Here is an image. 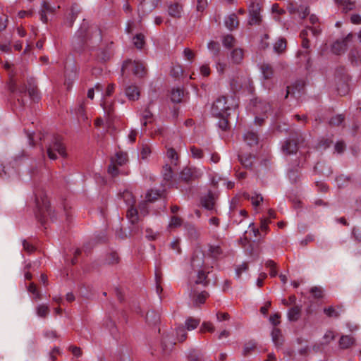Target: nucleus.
<instances>
[{
	"label": "nucleus",
	"instance_id": "obj_12",
	"mask_svg": "<svg viewBox=\"0 0 361 361\" xmlns=\"http://www.w3.org/2000/svg\"><path fill=\"white\" fill-rule=\"evenodd\" d=\"M244 51L241 48H235L230 52V60L233 64L239 65L243 62Z\"/></svg>",
	"mask_w": 361,
	"mask_h": 361
},
{
	"label": "nucleus",
	"instance_id": "obj_58",
	"mask_svg": "<svg viewBox=\"0 0 361 361\" xmlns=\"http://www.w3.org/2000/svg\"><path fill=\"white\" fill-rule=\"evenodd\" d=\"M182 224V219L178 216H173L169 223L170 228H176L180 226Z\"/></svg>",
	"mask_w": 361,
	"mask_h": 361
},
{
	"label": "nucleus",
	"instance_id": "obj_15",
	"mask_svg": "<svg viewBox=\"0 0 361 361\" xmlns=\"http://www.w3.org/2000/svg\"><path fill=\"white\" fill-rule=\"evenodd\" d=\"M282 150L286 154H292L298 151V143L295 140H288L282 146Z\"/></svg>",
	"mask_w": 361,
	"mask_h": 361
},
{
	"label": "nucleus",
	"instance_id": "obj_39",
	"mask_svg": "<svg viewBox=\"0 0 361 361\" xmlns=\"http://www.w3.org/2000/svg\"><path fill=\"white\" fill-rule=\"evenodd\" d=\"M235 39L231 35H227L223 37L222 43L224 47L230 49L235 46Z\"/></svg>",
	"mask_w": 361,
	"mask_h": 361
},
{
	"label": "nucleus",
	"instance_id": "obj_26",
	"mask_svg": "<svg viewBox=\"0 0 361 361\" xmlns=\"http://www.w3.org/2000/svg\"><path fill=\"white\" fill-rule=\"evenodd\" d=\"M223 254L222 249L219 245H209L208 256L213 258L217 259L220 255Z\"/></svg>",
	"mask_w": 361,
	"mask_h": 361
},
{
	"label": "nucleus",
	"instance_id": "obj_24",
	"mask_svg": "<svg viewBox=\"0 0 361 361\" xmlns=\"http://www.w3.org/2000/svg\"><path fill=\"white\" fill-rule=\"evenodd\" d=\"M133 206H130L127 210L126 217L129 220V221L135 224L139 220L138 212L137 210Z\"/></svg>",
	"mask_w": 361,
	"mask_h": 361
},
{
	"label": "nucleus",
	"instance_id": "obj_7",
	"mask_svg": "<svg viewBox=\"0 0 361 361\" xmlns=\"http://www.w3.org/2000/svg\"><path fill=\"white\" fill-rule=\"evenodd\" d=\"M205 255L201 250H196L191 257V267L194 271L200 269H209L212 267L204 261Z\"/></svg>",
	"mask_w": 361,
	"mask_h": 361
},
{
	"label": "nucleus",
	"instance_id": "obj_35",
	"mask_svg": "<svg viewBox=\"0 0 361 361\" xmlns=\"http://www.w3.org/2000/svg\"><path fill=\"white\" fill-rule=\"evenodd\" d=\"M49 307L47 305L40 304L36 307V313L41 318H46L49 313Z\"/></svg>",
	"mask_w": 361,
	"mask_h": 361
},
{
	"label": "nucleus",
	"instance_id": "obj_19",
	"mask_svg": "<svg viewBox=\"0 0 361 361\" xmlns=\"http://www.w3.org/2000/svg\"><path fill=\"white\" fill-rule=\"evenodd\" d=\"M197 272V279L195 280L196 284H202L207 286L209 284V281L207 280V274L209 272V269L195 270Z\"/></svg>",
	"mask_w": 361,
	"mask_h": 361
},
{
	"label": "nucleus",
	"instance_id": "obj_63",
	"mask_svg": "<svg viewBox=\"0 0 361 361\" xmlns=\"http://www.w3.org/2000/svg\"><path fill=\"white\" fill-rule=\"evenodd\" d=\"M23 249L28 253H32L35 250V247H34V245L30 244L26 240H23Z\"/></svg>",
	"mask_w": 361,
	"mask_h": 361
},
{
	"label": "nucleus",
	"instance_id": "obj_49",
	"mask_svg": "<svg viewBox=\"0 0 361 361\" xmlns=\"http://www.w3.org/2000/svg\"><path fill=\"white\" fill-rule=\"evenodd\" d=\"M266 267L270 269L269 275L271 277H275L277 275L276 264L273 260H268L266 262Z\"/></svg>",
	"mask_w": 361,
	"mask_h": 361
},
{
	"label": "nucleus",
	"instance_id": "obj_47",
	"mask_svg": "<svg viewBox=\"0 0 361 361\" xmlns=\"http://www.w3.org/2000/svg\"><path fill=\"white\" fill-rule=\"evenodd\" d=\"M338 188H342L345 185L350 181V177L345 175H340L336 178Z\"/></svg>",
	"mask_w": 361,
	"mask_h": 361
},
{
	"label": "nucleus",
	"instance_id": "obj_21",
	"mask_svg": "<svg viewBox=\"0 0 361 361\" xmlns=\"http://www.w3.org/2000/svg\"><path fill=\"white\" fill-rule=\"evenodd\" d=\"M263 78L264 80L271 79L274 75L273 67L269 63H262L260 67Z\"/></svg>",
	"mask_w": 361,
	"mask_h": 361
},
{
	"label": "nucleus",
	"instance_id": "obj_33",
	"mask_svg": "<svg viewBox=\"0 0 361 361\" xmlns=\"http://www.w3.org/2000/svg\"><path fill=\"white\" fill-rule=\"evenodd\" d=\"M239 161L245 168H251L253 163V159L255 157L251 154H247L245 156L238 155Z\"/></svg>",
	"mask_w": 361,
	"mask_h": 361
},
{
	"label": "nucleus",
	"instance_id": "obj_6",
	"mask_svg": "<svg viewBox=\"0 0 361 361\" xmlns=\"http://www.w3.org/2000/svg\"><path fill=\"white\" fill-rule=\"evenodd\" d=\"M58 152L62 157H66V152L63 145L61 142V137L54 136L51 142L47 147V155L50 159L54 160L57 158L56 152Z\"/></svg>",
	"mask_w": 361,
	"mask_h": 361
},
{
	"label": "nucleus",
	"instance_id": "obj_40",
	"mask_svg": "<svg viewBox=\"0 0 361 361\" xmlns=\"http://www.w3.org/2000/svg\"><path fill=\"white\" fill-rule=\"evenodd\" d=\"M121 197L129 207L134 205L135 200L131 192L126 190L121 195Z\"/></svg>",
	"mask_w": 361,
	"mask_h": 361
},
{
	"label": "nucleus",
	"instance_id": "obj_2",
	"mask_svg": "<svg viewBox=\"0 0 361 361\" xmlns=\"http://www.w3.org/2000/svg\"><path fill=\"white\" fill-rule=\"evenodd\" d=\"M35 203L37 211L36 212L37 219L42 224H45L47 219L49 218L51 221L57 219L55 215V211L52 210L49 205V202L42 192H35Z\"/></svg>",
	"mask_w": 361,
	"mask_h": 361
},
{
	"label": "nucleus",
	"instance_id": "obj_22",
	"mask_svg": "<svg viewBox=\"0 0 361 361\" xmlns=\"http://www.w3.org/2000/svg\"><path fill=\"white\" fill-rule=\"evenodd\" d=\"M355 338L350 336H342L339 340V347L341 349H347L355 343Z\"/></svg>",
	"mask_w": 361,
	"mask_h": 361
},
{
	"label": "nucleus",
	"instance_id": "obj_61",
	"mask_svg": "<svg viewBox=\"0 0 361 361\" xmlns=\"http://www.w3.org/2000/svg\"><path fill=\"white\" fill-rule=\"evenodd\" d=\"M297 13H298L299 16L303 19L309 14V9L307 7L300 6L297 9Z\"/></svg>",
	"mask_w": 361,
	"mask_h": 361
},
{
	"label": "nucleus",
	"instance_id": "obj_64",
	"mask_svg": "<svg viewBox=\"0 0 361 361\" xmlns=\"http://www.w3.org/2000/svg\"><path fill=\"white\" fill-rule=\"evenodd\" d=\"M280 318L281 314L277 312L270 317L269 321L274 326H277L281 322Z\"/></svg>",
	"mask_w": 361,
	"mask_h": 361
},
{
	"label": "nucleus",
	"instance_id": "obj_31",
	"mask_svg": "<svg viewBox=\"0 0 361 361\" xmlns=\"http://www.w3.org/2000/svg\"><path fill=\"white\" fill-rule=\"evenodd\" d=\"M287 46V42L286 39L280 38L277 42L274 44V50L276 53L280 54L285 51Z\"/></svg>",
	"mask_w": 361,
	"mask_h": 361
},
{
	"label": "nucleus",
	"instance_id": "obj_29",
	"mask_svg": "<svg viewBox=\"0 0 361 361\" xmlns=\"http://www.w3.org/2000/svg\"><path fill=\"white\" fill-rule=\"evenodd\" d=\"M225 25L226 27L231 30L236 28L239 25V22L236 15L233 13L228 16V18L225 20Z\"/></svg>",
	"mask_w": 361,
	"mask_h": 361
},
{
	"label": "nucleus",
	"instance_id": "obj_11",
	"mask_svg": "<svg viewBox=\"0 0 361 361\" xmlns=\"http://www.w3.org/2000/svg\"><path fill=\"white\" fill-rule=\"evenodd\" d=\"M60 8L59 6H51L49 2L47 1H43L42 4V7L39 11L40 19L41 20L47 23L48 22V16H54L56 13V10Z\"/></svg>",
	"mask_w": 361,
	"mask_h": 361
},
{
	"label": "nucleus",
	"instance_id": "obj_48",
	"mask_svg": "<svg viewBox=\"0 0 361 361\" xmlns=\"http://www.w3.org/2000/svg\"><path fill=\"white\" fill-rule=\"evenodd\" d=\"M159 197H160L159 191L152 190L148 191L146 195V202H152L158 199Z\"/></svg>",
	"mask_w": 361,
	"mask_h": 361
},
{
	"label": "nucleus",
	"instance_id": "obj_5",
	"mask_svg": "<svg viewBox=\"0 0 361 361\" xmlns=\"http://www.w3.org/2000/svg\"><path fill=\"white\" fill-rule=\"evenodd\" d=\"M250 25H260L262 22L261 16V5L257 0H252L248 6Z\"/></svg>",
	"mask_w": 361,
	"mask_h": 361
},
{
	"label": "nucleus",
	"instance_id": "obj_51",
	"mask_svg": "<svg viewBox=\"0 0 361 361\" xmlns=\"http://www.w3.org/2000/svg\"><path fill=\"white\" fill-rule=\"evenodd\" d=\"M190 152L192 157L195 159H201L203 157L204 153L200 148L196 147L195 146H191Z\"/></svg>",
	"mask_w": 361,
	"mask_h": 361
},
{
	"label": "nucleus",
	"instance_id": "obj_4",
	"mask_svg": "<svg viewBox=\"0 0 361 361\" xmlns=\"http://www.w3.org/2000/svg\"><path fill=\"white\" fill-rule=\"evenodd\" d=\"M203 172L195 166H186L180 171L179 179L186 183H191L199 180L202 176Z\"/></svg>",
	"mask_w": 361,
	"mask_h": 361
},
{
	"label": "nucleus",
	"instance_id": "obj_28",
	"mask_svg": "<svg viewBox=\"0 0 361 361\" xmlns=\"http://www.w3.org/2000/svg\"><path fill=\"white\" fill-rule=\"evenodd\" d=\"M341 312L342 307L341 306H338L336 308L333 306H330L324 309V312L329 317L338 318L340 316Z\"/></svg>",
	"mask_w": 361,
	"mask_h": 361
},
{
	"label": "nucleus",
	"instance_id": "obj_55",
	"mask_svg": "<svg viewBox=\"0 0 361 361\" xmlns=\"http://www.w3.org/2000/svg\"><path fill=\"white\" fill-rule=\"evenodd\" d=\"M27 290L30 292L31 293L34 294L35 295V298L37 300H40L42 298L41 294L37 290V288L36 287V285L34 283H30Z\"/></svg>",
	"mask_w": 361,
	"mask_h": 361
},
{
	"label": "nucleus",
	"instance_id": "obj_3",
	"mask_svg": "<svg viewBox=\"0 0 361 361\" xmlns=\"http://www.w3.org/2000/svg\"><path fill=\"white\" fill-rule=\"evenodd\" d=\"M237 104L233 97H220L216 99L212 106V114L216 117L228 116V111Z\"/></svg>",
	"mask_w": 361,
	"mask_h": 361
},
{
	"label": "nucleus",
	"instance_id": "obj_59",
	"mask_svg": "<svg viewBox=\"0 0 361 361\" xmlns=\"http://www.w3.org/2000/svg\"><path fill=\"white\" fill-rule=\"evenodd\" d=\"M344 120V117L342 115H337L331 118L329 123L332 126H339L342 123Z\"/></svg>",
	"mask_w": 361,
	"mask_h": 361
},
{
	"label": "nucleus",
	"instance_id": "obj_16",
	"mask_svg": "<svg viewBox=\"0 0 361 361\" xmlns=\"http://www.w3.org/2000/svg\"><path fill=\"white\" fill-rule=\"evenodd\" d=\"M27 83L29 85V87H27V92L30 97L33 101L38 100L39 99V91L37 90L36 85L35 84V80L30 78L27 80Z\"/></svg>",
	"mask_w": 361,
	"mask_h": 361
},
{
	"label": "nucleus",
	"instance_id": "obj_52",
	"mask_svg": "<svg viewBox=\"0 0 361 361\" xmlns=\"http://www.w3.org/2000/svg\"><path fill=\"white\" fill-rule=\"evenodd\" d=\"M307 35H308L307 30H303L300 32V37L302 39V46L303 48H305L307 49H308L310 48V42L307 38Z\"/></svg>",
	"mask_w": 361,
	"mask_h": 361
},
{
	"label": "nucleus",
	"instance_id": "obj_9",
	"mask_svg": "<svg viewBox=\"0 0 361 361\" xmlns=\"http://www.w3.org/2000/svg\"><path fill=\"white\" fill-rule=\"evenodd\" d=\"M353 37V34L349 33L345 37L337 39L331 46L333 53L337 55L344 53L348 48V43L352 41Z\"/></svg>",
	"mask_w": 361,
	"mask_h": 361
},
{
	"label": "nucleus",
	"instance_id": "obj_13",
	"mask_svg": "<svg viewBox=\"0 0 361 361\" xmlns=\"http://www.w3.org/2000/svg\"><path fill=\"white\" fill-rule=\"evenodd\" d=\"M175 343L169 336H166L163 338L161 342V355L164 357L169 355L172 351L173 347Z\"/></svg>",
	"mask_w": 361,
	"mask_h": 361
},
{
	"label": "nucleus",
	"instance_id": "obj_25",
	"mask_svg": "<svg viewBox=\"0 0 361 361\" xmlns=\"http://www.w3.org/2000/svg\"><path fill=\"white\" fill-rule=\"evenodd\" d=\"M301 314V308L299 306H294L288 312V319L290 322H296Z\"/></svg>",
	"mask_w": 361,
	"mask_h": 361
},
{
	"label": "nucleus",
	"instance_id": "obj_27",
	"mask_svg": "<svg viewBox=\"0 0 361 361\" xmlns=\"http://www.w3.org/2000/svg\"><path fill=\"white\" fill-rule=\"evenodd\" d=\"M184 95L183 90L179 87L173 88L171 92V100L173 103H180L182 102Z\"/></svg>",
	"mask_w": 361,
	"mask_h": 361
},
{
	"label": "nucleus",
	"instance_id": "obj_38",
	"mask_svg": "<svg viewBox=\"0 0 361 361\" xmlns=\"http://www.w3.org/2000/svg\"><path fill=\"white\" fill-rule=\"evenodd\" d=\"M133 44L137 49H142L145 44V39L144 35L142 33L137 34L133 37Z\"/></svg>",
	"mask_w": 361,
	"mask_h": 361
},
{
	"label": "nucleus",
	"instance_id": "obj_10",
	"mask_svg": "<svg viewBox=\"0 0 361 361\" xmlns=\"http://www.w3.org/2000/svg\"><path fill=\"white\" fill-rule=\"evenodd\" d=\"M252 83L251 80L244 75H237L233 77L230 81V86L233 92H237L240 91L243 87H250Z\"/></svg>",
	"mask_w": 361,
	"mask_h": 361
},
{
	"label": "nucleus",
	"instance_id": "obj_20",
	"mask_svg": "<svg viewBox=\"0 0 361 361\" xmlns=\"http://www.w3.org/2000/svg\"><path fill=\"white\" fill-rule=\"evenodd\" d=\"M128 161L127 154L125 152H117L114 157H111V162L118 166L124 165Z\"/></svg>",
	"mask_w": 361,
	"mask_h": 361
},
{
	"label": "nucleus",
	"instance_id": "obj_53",
	"mask_svg": "<svg viewBox=\"0 0 361 361\" xmlns=\"http://www.w3.org/2000/svg\"><path fill=\"white\" fill-rule=\"evenodd\" d=\"M216 62V68L219 73L223 74L225 70L227 68V64L224 62H222L219 58L215 60Z\"/></svg>",
	"mask_w": 361,
	"mask_h": 361
},
{
	"label": "nucleus",
	"instance_id": "obj_43",
	"mask_svg": "<svg viewBox=\"0 0 361 361\" xmlns=\"http://www.w3.org/2000/svg\"><path fill=\"white\" fill-rule=\"evenodd\" d=\"M207 47L209 50L211 51L214 56L219 55L221 50V47L220 44L217 42L211 41L210 42L208 43Z\"/></svg>",
	"mask_w": 361,
	"mask_h": 361
},
{
	"label": "nucleus",
	"instance_id": "obj_44",
	"mask_svg": "<svg viewBox=\"0 0 361 361\" xmlns=\"http://www.w3.org/2000/svg\"><path fill=\"white\" fill-rule=\"evenodd\" d=\"M167 157L171 160V164L177 165L178 161V155L174 149L169 148L167 150Z\"/></svg>",
	"mask_w": 361,
	"mask_h": 361
},
{
	"label": "nucleus",
	"instance_id": "obj_54",
	"mask_svg": "<svg viewBox=\"0 0 361 361\" xmlns=\"http://www.w3.org/2000/svg\"><path fill=\"white\" fill-rule=\"evenodd\" d=\"M152 114L148 109L145 110L142 114V125L146 126L148 123H150L152 119Z\"/></svg>",
	"mask_w": 361,
	"mask_h": 361
},
{
	"label": "nucleus",
	"instance_id": "obj_23",
	"mask_svg": "<svg viewBox=\"0 0 361 361\" xmlns=\"http://www.w3.org/2000/svg\"><path fill=\"white\" fill-rule=\"evenodd\" d=\"M202 206L208 210H212L214 207V197L213 194L209 192L208 195L202 198Z\"/></svg>",
	"mask_w": 361,
	"mask_h": 361
},
{
	"label": "nucleus",
	"instance_id": "obj_18",
	"mask_svg": "<svg viewBox=\"0 0 361 361\" xmlns=\"http://www.w3.org/2000/svg\"><path fill=\"white\" fill-rule=\"evenodd\" d=\"M271 335L272 338V341L274 342L276 347H281L283 343V338L281 330L278 328H274Z\"/></svg>",
	"mask_w": 361,
	"mask_h": 361
},
{
	"label": "nucleus",
	"instance_id": "obj_42",
	"mask_svg": "<svg viewBox=\"0 0 361 361\" xmlns=\"http://www.w3.org/2000/svg\"><path fill=\"white\" fill-rule=\"evenodd\" d=\"M80 12V10L78 6L76 4H73L71 6V20H70L69 24H68L69 27H72L75 19L77 18L78 14Z\"/></svg>",
	"mask_w": 361,
	"mask_h": 361
},
{
	"label": "nucleus",
	"instance_id": "obj_37",
	"mask_svg": "<svg viewBox=\"0 0 361 361\" xmlns=\"http://www.w3.org/2000/svg\"><path fill=\"white\" fill-rule=\"evenodd\" d=\"M104 109V112L107 114L108 116L111 117L113 116L114 109V103L109 102L106 99H104L101 104Z\"/></svg>",
	"mask_w": 361,
	"mask_h": 361
},
{
	"label": "nucleus",
	"instance_id": "obj_60",
	"mask_svg": "<svg viewBox=\"0 0 361 361\" xmlns=\"http://www.w3.org/2000/svg\"><path fill=\"white\" fill-rule=\"evenodd\" d=\"M176 334H177V336L178 337V340L180 342L184 341L186 339V338H187V334H186V332L185 331V329L183 326L178 327L177 329Z\"/></svg>",
	"mask_w": 361,
	"mask_h": 361
},
{
	"label": "nucleus",
	"instance_id": "obj_56",
	"mask_svg": "<svg viewBox=\"0 0 361 361\" xmlns=\"http://www.w3.org/2000/svg\"><path fill=\"white\" fill-rule=\"evenodd\" d=\"M324 166V164L317 163V165L315 166L314 169L316 170H319L322 174L329 176V175H331L332 173V170L331 169L330 167L328 168L326 170H324L323 169Z\"/></svg>",
	"mask_w": 361,
	"mask_h": 361
},
{
	"label": "nucleus",
	"instance_id": "obj_17",
	"mask_svg": "<svg viewBox=\"0 0 361 361\" xmlns=\"http://www.w3.org/2000/svg\"><path fill=\"white\" fill-rule=\"evenodd\" d=\"M183 12V6L178 3L171 4L169 6L168 13L170 16L175 18H180Z\"/></svg>",
	"mask_w": 361,
	"mask_h": 361
},
{
	"label": "nucleus",
	"instance_id": "obj_1",
	"mask_svg": "<svg viewBox=\"0 0 361 361\" xmlns=\"http://www.w3.org/2000/svg\"><path fill=\"white\" fill-rule=\"evenodd\" d=\"M96 37L101 38V31L97 26H90L87 21L83 20L80 29L77 31L72 40L73 48L80 51L85 42Z\"/></svg>",
	"mask_w": 361,
	"mask_h": 361
},
{
	"label": "nucleus",
	"instance_id": "obj_34",
	"mask_svg": "<svg viewBox=\"0 0 361 361\" xmlns=\"http://www.w3.org/2000/svg\"><path fill=\"white\" fill-rule=\"evenodd\" d=\"M244 140L247 145L252 146L258 143V136L254 132H247L244 135Z\"/></svg>",
	"mask_w": 361,
	"mask_h": 361
},
{
	"label": "nucleus",
	"instance_id": "obj_46",
	"mask_svg": "<svg viewBox=\"0 0 361 361\" xmlns=\"http://www.w3.org/2000/svg\"><path fill=\"white\" fill-rule=\"evenodd\" d=\"M106 261L109 264H114L119 262V257L116 252H111L106 256Z\"/></svg>",
	"mask_w": 361,
	"mask_h": 361
},
{
	"label": "nucleus",
	"instance_id": "obj_36",
	"mask_svg": "<svg viewBox=\"0 0 361 361\" xmlns=\"http://www.w3.org/2000/svg\"><path fill=\"white\" fill-rule=\"evenodd\" d=\"M200 323V319L188 317L185 322L187 330L192 331L195 329Z\"/></svg>",
	"mask_w": 361,
	"mask_h": 361
},
{
	"label": "nucleus",
	"instance_id": "obj_8",
	"mask_svg": "<svg viewBox=\"0 0 361 361\" xmlns=\"http://www.w3.org/2000/svg\"><path fill=\"white\" fill-rule=\"evenodd\" d=\"M126 69L131 71L134 75L138 77H142L145 73V66L139 61L129 60L124 62L122 66V72H124Z\"/></svg>",
	"mask_w": 361,
	"mask_h": 361
},
{
	"label": "nucleus",
	"instance_id": "obj_62",
	"mask_svg": "<svg viewBox=\"0 0 361 361\" xmlns=\"http://www.w3.org/2000/svg\"><path fill=\"white\" fill-rule=\"evenodd\" d=\"M151 153V149L148 145H143L140 153L141 158L145 159Z\"/></svg>",
	"mask_w": 361,
	"mask_h": 361
},
{
	"label": "nucleus",
	"instance_id": "obj_57",
	"mask_svg": "<svg viewBox=\"0 0 361 361\" xmlns=\"http://www.w3.org/2000/svg\"><path fill=\"white\" fill-rule=\"evenodd\" d=\"M118 165L111 162V164L108 167V173L113 177L117 176L119 173Z\"/></svg>",
	"mask_w": 361,
	"mask_h": 361
},
{
	"label": "nucleus",
	"instance_id": "obj_14",
	"mask_svg": "<svg viewBox=\"0 0 361 361\" xmlns=\"http://www.w3.org/2000/svg\"><path fill=\"white\" fill-rule=\"evenodd\" d=\"M125 93L128 99L131 101L137 100L140 95L139 87L133 85L126 87Z\"/></svg>",
	"mask_w": 361,
	"mask_h": 361
},
{
	"label": "nucleus",
	"instance_id": "obj_30",
	"mask_svg": "<svg viewBox=\"0 0 361 361\" xmlns=\"http://www.w3.org/2000/svg\"><path fill=\"white\" fill-rule=\"evenodd\" d=\"M76 75L77 71L75 67H73L70 73L66 70L65 85L67 86V88H70L71 87L73 80L76 78Z\"/></svg>",
	"mask_w": 361,
	"mask_h": 361
},
{
	"label": "nucleus",
	"instance_id": "obj_32",
	"mask_svg": "<svg viewBox=\"0 0 361 361\" xmlns=\"http://www.w3.org/2000/svg\"><path fill=\"white\" fill-rule=\"evenodd\" d=\"M209 293L207 291H202L197 295H193V303L195 305H199L204 303L207 298L209 297Z\"/></svg>",
	"mask_w": 361,
	"mask_h": 361
},
{
	"label": "nucleus",
	"instance_id": "obj_41",
	"mask_svg": "<svg viewBox=\"0 0 361 361\" xmlns=\"http://www.w3.org/2000/svg\"><path fill=\"white\" fill-rule=\"evenodd\" d=\"M338 7H340L342 9L343 12L348 13L355 9V1L352 0H345V3L343 2Z\"/></svg>",
	"mask_w": 361,
	"mask_h": 361
},
{
	"label": "nucleus",
	"instance_id": "obj_50",
	"mask_svg": "<svg viewBox=\"0 0 361 361\" xmlns=\"http://www.w3.org/2000/svg\"><path fill=\"white\" fill-rule=\"evenodd\" d=\"M215 328L212 323L209 322H204L200 327V332L204 333L205 331H208L210 333L214 332Z\"/></svg>",
	"mask_w": 361,
	"mask_h": 361
},
{
	"label": "nucleus",
	"instance_id": "obj_45",
	"mask_svg": "<svg viewBox=\"0 0 361 361\" xmlns=\"http://www.w3.org/2000/svg\"><path fill=\"white\" fill-rule=\"evenodd\" d=\"M256 348V343L253 341H249L244 345L243 355H248L252 351Z\"/></svg>",
	"mask_w": 361,
	"mask_h": 361
}]
</instances>
